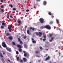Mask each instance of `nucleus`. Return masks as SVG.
<instances>
[{
	"instance_id": "obj_6",
	"label": "nucleus",
	"mask_w": 63,
	"mask_h": 63,
	"mask_svg": "<svg viewBox=\"0 0 63 63\" xmlns=\"http://www.w3.org/2000/svg\"><path fill=\"white\" fill-rule=\"evenodd\" d=\"M55 38V37H52L51 38V40H49V41L50 42H52V41H53V39Z\"/></svg>"
},
{
	"instance_id": "obj_36",
	"label": "nucleus",
	"mask_w": 63,
	"mask_h": 63,
	"mask_svg": "<svg viewBox=\"0 0 63 63\" xmlns=\"http://www.w3.org/2000/svg\"><path fill=\"white\" fill-rule=\"evenodd\" d=\"M21 39L20 38H18V42H20V41Z\"/></svg>"
},
{
	"instance_id": "obj_11",
	"label": "nucleus",
	"mask_w": 63,
	"mask_h": 63,
	"mask_svg": "<svg viewBox=\"0 0 63 63\" xmlns=\"http://www.w3.org/2000/svg\"><path fill=\"white\" fill-rule=\"evenodd\" d=\"M32 42L34 44H35L36 43V42L35 41V40H34V39L33 38H32Z\"/></svg>"
},
{
	"instance_id": "obj_46",
	"label": "nucleus",
	"mask_w": 63,
	"mask_h": 63,
	"mask_svg": "<svg viewBox=\"0 0 63 63\" xmlns=\"http://www.w3.org/2000/svg\"><path fill=\"white\" fill-rule=\"evenodd\" d=\"M15 26H16L17 25V23H15Z\"/></svg>"
},
{
	"instance_id": "obj_43",
	"label": "nucleus",
	"mask_w": 63,
	"mask_h": 63,
	"mask_svg": "<svg viewBox=\"0 0 63 63\" xmlns=\"http://www.w3.org/2000/svg\"><path fill=\"white\" fill-rule=\"evenodd\" d=\"M27 37V36H24L23 38L24 39H26V37Z\"/></svg>"
},
{
	"instance_id": "obj_38",
	"label": "nucleus",
	"mask_w": 63,
	"mask_h": 63,
	"mask_svg": "<svg viewBox=\"0 0 63 63\" xmlns=\"http://www.w3.org/2000/svg\"><path fill=\"white\" fill-rule=\"evenodd\" d=\"M23 62V60H20V62L21 63H22Z\"/></svg>"
},
{
	"instance_id": "obj_31",
	"label": "nucleus",
	"mask_w": 63,
	"mask_h": 63,
	"mask_svg": "<svg viewBox=\"0 0 63 63\" xmlns=\"http://www.w3.org/2000/svg\"><path fill=\"white\" fill-rule=\"evenodd\" d=\"M36 35L37 36H38L39 35V33L38 32H36L35 33Z\"/></svg>"
},
{
	"instance_id": "obj_64",
	"label": "nucleus",
	"mask_w": 63,
	"mask_h": 63,
	"mask_svg": "<svg viewBox=\"0 0 63 63\" xmlns=\"http://www.w3.org/2000/svg\"><path fill=\"white\" fill-rule=\"evenodd\" d=\"M3 55H5V53L3 52Z\"/></svg>"
},
{
	"instance_id": "obj_25",
	"label": "nucleus",
	"mask_w": 63,
	"mask_h": 63,
	"mask_svg": "<svg viewBox=\"0 0 63 63\" xmlns=\"http://www.w3.org/2000/svg\"><path fill=\"white\" fill-rule=\"evenodd\" d=\"M38 34L39 35H42V32H38Z\"/></svg>"
},
{
	"instance_id": "obj_61",
	"label": "nucleus",
	"mask_w": 63,
	"mask_h": 63,
	"mask_svg": "<svg viewBox=\"0 0 63 63\" xmlns=\"http://www.w3.org/2000/svg\"><path fill=\"white\" fill-rule=\"evenodd\" d=\"M40 40H42V38H40Z\"/></svg>"
},
{
	"instance_id": "obj_23",
	"label": "nucleus",
	"mask_w": 63,
	"mask_h": 63,
	"mask_svg": "<svg viewBox=\"0 0 63 63\" xmlns=\"http://www.w3.org/2000/svg\"><path fill=\"white\" fill-rule=\"evenodd\" d=\"M0 11L2 12H4L5 10L3 9H1L0 10Z\"/></svg>"
},
{
	"instance_id": "obj_24",
	"label": "nucleus",
	"mask_w": 63,
	"mask_h": 63,
	"mask_svg": "<svg viewBox=\"0 0 63 63\" xmlns=\"http://www.w3.org/2000/svg\"><path fill=\"white\" fill-rule=\"evenodd\" d=\"M48 14L49 15H50V16H51V12H48Z\"/></svg>"
},
{
	"instance_id": "obj_8",
	"label": "nucleus",
	"mask_w": 63,
	"mask_h": 63,
	"mask_svg": "<svg viewBox=\"0 0 63 63\" xmlns=\"http://www.w3.org/2000/svg\"><path fill=\"white\" fill-rule=\"evenodd\" d=\"M17 22L19 24H20L21 22V21L20 20V19H18L17 20Z\"/></svg>"
},
{
	"instance_id": "obj_28",
	"label": "nucleus",
	"mask_w": 63,
	"mask_h": 63,
	"mask_svg": "<svg viewBox=\"0 0 63 63\" xmlns=\"http://www.w3.org/2000/svg\"><path fill=\"white\" fill-rule=\"evenodd\" d=\"M9 6H10V7H11V8H13V6L12 5V4H9Z\"/></svg>"
},
{
	"instance_id": "obj_27",
	"label": "nucleus",
	"mask_w": 63,
	"mask_h": 63,
	"mask_svg": "<svg viewBox=\"0 0 63 63\" xmlns=\"http://www.w3.org/2000/svg\"><path fill=\"white\" fill-rule=\"evenodd\" d=\"M12 44L13 45H14V46H16V43H15V42H13L12 43Z\"/></svg>"
},
{
	"instance_id": "obj_58",
	"label": "nucleus",
	"mask_w": 63,
	"mask_h": 63,
	"mask_svg": "<svg viewBox=\"0 0 63 63\" xmlns=\"http://www.w3.org/2000/svg\"><path fill=\"white\" fill-rule=\"evenodd\" d=\"M7 60L9 62H10V60H9L8 59Z\"/></svg>"
},
{
	"instance_id": "obj_63",
	"label": "nucleus",
	"mask_w": 63,
	"mask_h": 63,
	"mask_svg": "<svg viewBox=\"0 0 63 63\" xmlns=\"http://www.w3.org/2000/svg\"><path fill=\"white\" fill-rule=\"evenodd\" d=\"M45 47H47V46L46 45L45 46Z\"/></svg>"
},
{
	"instance_id": "obj_4",
	"label": "nucleus",
	"mask_w": 63,
	"mask_h": 63,
	"mask_svg": "<svg viewBox=\"0 0 63 63\" xmlns=\"http://www.w3.org/2000/svg\"><path fill=\"white\" fill-rule=\"evenodd\" d=\"M24 55V56L26 57V58H28L29 56V55L27 53H25Z\"/></svg>"
},
{
	"instance_id": "obj_40",
	"label": "nucleus",
	"mask_w": 63,
	"mask_h": 63,
	"mask_svg": "<svg viewBox=\"0 0 63 63\" xmlns=\"http://www.w3.org/2000/svg\"><path fill=\"white\" fill-rule=\"evenodd\" d=\"M16 59H17V61H18V60L19 59V57H17Z\"/></svg>"
},
{
	"instance_id": "obj_53",
	"label": "nucleus",
	"mask_w": 63,
	"mask_h": 63,
	"mask_svg": "<svg viewBox=\"0 0 63 63\" xmlns=\"http://www.w3.org/2000/svg\"><path fill=\"white\" fill-rule=\"evenodd\" d=\"M51 17H52V18H53L54 17V16H51Z\"/></svg>"
},
{
	"instance_id": "obj_5",
	"label": "nucleus",
	"mask_w": 63,
	"mask_h": 63,
	"mask_svg": "<svg viewBox=\"0 0 63 63\" xmlns=\"http://www.w3.org/2000/svg\"><path fill=\"white\" fill-rule=\"evenodd\" d=\"M2 46L4 47H7V45H6L5 42H2Z\"/></svg>"
},
{
	"instance_id": "obj_60",
	"label": "nucleus",
	"mask_w": 63,
	"mask_h": 63,
	"mask_svg": "<svg viewBox=\"0 0 63 63\" xmlns=\"http://www.w3.org/2000/svg\"><path fill=\"white\" fill-rule=\"evenodd\" d=\"M38 61H39V62H41V60H38Z\"/></svg>"
},
{
	"instance_id": "obj_20",
	"label": "nucleus",
	"mask_w": 63,
	"mask_h": 63,
	"mask_svg": "<svg viewBox=\"0 0 63 63\" xmlns=\"http://www.w3.org/2000/svg\"><path fill=\"white\" fill-rule=\"evenodd\" d=\"M24 46L25 47V48H27V46L26 44H24Z\"/></svg>"
},
{
	"instance_id": "obj_9",
	"label": "nucleus",
	"mask_w": 63,
	"mask_h": 63,
	"mask_svg": "<svg viewBox=\"0 0 63 63\" xmlns=\"http://www.w3.org/2000/svg\"><path fill=\"white\" fill-rule=\"evenodd\" d=\"M49 58H50V56H48L47 58H46V61H47L49 60Z\"/></svg>"
},
{
	"instance_id": "obj_32",
	"label": "nucleus",
	"mask_w": 63,
	"mask_h": 63,
	"mask_svg": "<svg viewBox=\"0 0 63 63\" xmlns=\"http://www.w3.org/2000/svg\"><path fill=\"white\" fill-rule=\"evenodd\" d=\"M27 34H29V30H28L27 31Z\"/></svg>"
},
{
	"instance_id": "obj_14",
	"label": "nucleus",
	"mask_w": 63,
	"mask_h": 63,
	"mask_svg": "<svg viewBox=\"0 0 63 63\" xmlns=\"http://www.w3.org/2000/svg\"><path fill=\"white\" fill-rule=\"evenodd\" d=\"M8 29L9 30V31L10 32H12V28L11 27H8Z\"/></svg>"
},
{
	"instance_id": "obj_10",
	"label": "nucleus",
	"mask_w": 63,
	"mask_h": 63,
	"mask_svg": "<svg viewBox=\"0 0 63 63\" xmlns=\"http://www.w3.org/2000/svg\"><path fill=\"white\" fill-rule=\"evenodd\" d=\"M23 60L24 62H27V60L26 58H23Z\"/></svg>"
},
{
	"instance_id": "obj_42",
	"label": "nucleus",
	"mask_w": 63,
	"mask_h": 63,
	"mask_svg": "<svg viewBox=\"0 0 63 63\" xmlns=\"http://www.w3.org/2000/svg\"><path fill=\"white\" fill-rule=\"evenodd\" d=\"M39 48H40V49H43V48H42V47H39Z\"/></svg>"
},
{
	"instance_id": "obj_3",
	"label": "nucleus",
	"mask_w": 63,
	"mask_h": 63,
	"mask_svg": "<svg viewBox=\"0 0 63 63\" xmlns=\"http://www.w3.org/2000/svg\"><path fill=\"white\" fill-rule=\"evenodd\" d=\"M39 21L41 23H43L44 22V19L43 18H41L39 19Z\"/></svg>"
},
{
	"instance_id": "obj_41",
	"label": "nucleus",
	"mask_w": 63,
	"mask_h": 63,
	"mask_svg": "<svg viewBox=\"0 0 63 63\" xmlns=\"http://www.w3.org/2000/svg\"><path fill=\"white\" fill-rule=\"evenodd\" d=\"M10 17H11L12 18H13V17L12 16V14H11Z\"/></svg>"
},
{
	"instance_id": "obj_19",
	"label": "nucleus",
	"mask_w": 63,
	"mask_h": 63,
	"mask_svg": "<svg viewBox=\"0 0 63 63\" xmlns=\"http://www.w3.org/2000/svg\"><path fill=\"white\" fill-rule=\"evenodd\" d=\"M6 24H6L5 23L3 22L2 23V25H5Z\"/></svg>"
},
{
	"instance_id": "obj_2",
	"label": "nucleus",
	"mask_w": 63,
	"mask_h": 63,
	"mask_svg": "<svg viewBox=\"0 0 63 63\" xmlns=\"http://www.w3.org/2000/svg\"><path fill=\"white\" fill-rule=\"evenodd\" d=\"M44 28H46L48 30H50L51 29V27L50 26L47 25L44 26Z\"/></svg>"
},
{
	"instance_id": "obj_62",
	"label": "nucleus",
	"mask_w": 63,
	"mask_h": 63,
	"mask_svg": "<svg viewBox=\"0 0 63 63\" xmlns=\"http://www.w3.org/2000/svg\"><path fill=\"white\" fill-rule=\"evenodd\" d=\"M39 35V37H41V35Z\"/></svg>"
},
{
	"instance_id": "obj_21",
	"label": "nucleus",
	"mask_w": 63,
	"mask_h": 63,
	"mask_svg": "<svg viewBox=\"0 0 63 63\" xmlns=\"http://www.w3.org/2000/svg\"><path fill=\"white\" fill-rule=\"evenodd\" d=\"M20 44H21V45H22V44H23V42H22V41H20Z\"/></svg>"
},
{
	"instance_id": "obj_13",
	"label": "nucleus",
	"mask_w": 63,
	"mask_h": 63,
	"mask_svg": "<svg viewBox=\"0 0 63 63\" xmlns=\"http://www.w3.org/2000/svg\"><path fill=\"white\" fill-rule=\"evenodd\" d=\"M43 5H46V4H47V2L46 1H44L43 3Z\"/></svg>"
},
{
	"instance_id": "obj_56",
	"label": "nucleus",
	"mask_w": 63,
	"mask_h": 63,
	"mask_svg": "<svg viewBox=\"0 0 63 63\" xmlns=\"http://www.w3.org/2000/svg\"><path fill=\"white\" fill-rule=\"evenodd\" d=\"M23 53H25L26 52V51H23Z\"/></svg>"
},
{
	"instance_id": "obj_44",
	"label": "nucleus",
	"mask_w": 63,
	"mask_h": 63,
	"mask_svg": "<svg viewBox=\"0 0 63 63\" xmlns=\"http://www.w3.org/2000/svg\"><path fill=\"white\" fill-rule=\"evenodd\" d=\"M47 54H46L45 55V56H44V57H47Z\"/></svg>"
},
{
	"instance_id": "obj_45",
	"label": "nucleus",
	"mask_w": 63,
	"mask_h": 63,
	"mask_svg": "<svg viewBox=\"0 0 63 63\" xmlns=\"http://www.w3.org/2000/svg\"><path fill=\"white\" fill-rule=\"evenodd\" d=\"M43 37H44V38H45L46 39V35L44 36Z\"/></svg>"
},
{
	"instance_id": "obj_48",
	"label": "nucleus",
	"mask_w": 63,
	"mask_h": 63,
	"mask_svg": "<svg viewBox=\"0 0 63 63\" xmlns=\"http://www.w3.org/2000/svg\"><path fill=\"white\" fill-rule=\"evenodd\" d=\"M43 41H46V38H44L43 39Z\"/></svg>"
},
{
	"instance_id": "obj_34",
	"label": "nucleus",
	"mask_w": 63,
	"mask_h": 63,
	"mask_svg": "<svg viewBox=\"0 0 63 63\" xmlns=\"http://www.w3.org/2000/svg\"><path fill=\"white\" fill-rule=\"evenodd\" d=\"M1 8H4V6L3 5H1Z\"/></svg>"
},
{
	"instance_id": "obj_29",
	"label": "nucleus",
	"mask_w": 63,
	"mask_h": 63,
	"mask_svg": "<svg viewBox=\"0 0 63 63\" xmlns=\"http://www.w3.org/2000/svg\"><path fill=\"white\" fill-rule=\"evenodd\" d=\"M0 28H1V29H3L4 27V26H0Z\"/></svg>"
},
{
	"instance_id": "obj_35",
	"label": "nucleus",
	"mask_w": 63,
	"mask_h": 63,
	"mask_svg": "<svg viewBox=\"0 0 63 63\" xmlns=\"http://www.w3.org/2000/svg\"><path fill=\"white\" fill-rule=\"evenodd\" d=\"M16 54H19V53L18 52V51H16Z\"/></svg>"
},
{
	"instance_id": "obj_26",
	"label": "nucleus",
	"mask_w": 63,
	"mask_h": 63,
	"mask_svg": "<svg viewBox=\"0 0 63 63\" xmlns=\"http://www.w3.org/2000/svg\"><path fill=\"white\" fill-rule=\"evenodd\" d=\"M53 23V22L51 21V22H50L49 23V24H50L51 25V24H52Z\"/></svg>"
},
{
	"instance_id": "obj_57",
	"label": "nucleus",
	"mask_w": 63,
	"mask_h": 63,
	"mask_svg": "<svg viewBox=\"0 0 63 63\" xmlns=\"http://www.w3.org/2000/svg\"><path fill=\"white\" fill-rule=\"evenodd\" d=\"M7 17H9V15H7Z\"/></svg>"
},
{
	"instance_id": "obj_54",
	"label": "nucleus",
	"mask_w": 63,
	"mask_h": 63,
	"mask_svg": "<svg viewBox=\"0 0 63 63\" xmlns=\"http://www.w3.org/2000/svg\"><path fill=\"white\" fill-rule=\"evenodd\" d=\"M30 63H33V62H30Z\"/></svg>"
},
{
	"instance_id": "obj_51",
	"label": "nucleus",
	"mask_w": 63,
	"mask_h": 63,
	"mask_svg": "<svg viewBox=\"0 0 63 63\" xmlns=\"http://www.w3.org/2000/svg\"><path fill=\"white\" fill-rule=\"evenodd\" d=\"M10 27H10V28H11V27H13V25H11L10 26Z\"/></svg>"
},
{
	"instance_id": "obj_47",
	"label": "nucleus",
	"mask_w": 63,
	"mask_h": 63,
	"mask_svg": "<svg viewBox=\"0 0 63 63\" xmlns=\"http://www.w3.org/2000/svg\"><path fill=\"white\" fill-rule=\"evenodd\" d=\"M36 53H38V52L37 51H36L35 52Z\"/></svg>"
},
{
	"instance_id": "obj_1",
	"label": "nucleus",
	"mask_w": 63,
	"mask_h": 63,
	"mask_svg": "<svg viewBox=\"0 0 63 63\" xmlns=\"http://www.w3.org/2000/svg\"><path fill=\"white\" fill-rule=\"evenodd\" d=\"M16 46L17 47H18L20 48L18 49L19 51V52H22V50L21 48L22 47V46L21 45H16Z\"/></svg>"
},
{
	"instance_id": "obj_50",
	"label": "nucleus",
	"mask_w": 63,
	"mask_h": 63,
	"mask_svg": "<svg viewBox=\"0 0 63 63\" xmlns=\"http://www.w3.org/2000/svg\"><path fill=\"white\" fill-rule=\"evenodd\" d=\"M0 0L1 2H2V3L3 2V0Z\"/></svg>"
},
{
	"instance_id": "obj_49",
	"label": "nucleus",
	"mask_w": 63,
	"mask_h": 63,
	"mask_svg": "<svg viewBox=\"0 0 63 63\" xmlns=\"http://www.w3.org/2000/svg\"><path fill=\"white\" fill-rule=\"evenodd\" d=\"M26 11V12H29V10H27Z\"/></svg>"
},
{
	"instance_id": "obj_16",
	"label": "nucleus",
	"mask_w": 63,
	"mask_h": 63,
	"mask_svg": "<svg viewBox=\"0 0 63 63\" xmlns=\"http://www.w3.org/2000/svg\"><path fill=\"white\" fill-rule=\"evenodd\" d=\"M32 29V31H34V28H32V27H31L30 28V30H31V29Z\"/></svg>"
},
{
	"instance_id": "obj_30",
	"label": "nucleus",
	"mask_w": 63,
	"mask_h": 63,
	"mask_svg": "<svg viewBox=\"0 0 63 63\" xmlns=\"http://www.w3.org/2000/svg\"><path fill=\"white\" fill-rule=\"evenodd\" d=\"M52 34H49V36L50 37H51V36H52Z\"/></svg>"
},
{
	"instance_id": "obj_22",
	"label": "nucleus",
	"mask_w": 63,
	"mask_h": 63,
	"mask_svg": "<svg viewBox=\"0 0 63 63\" xmlns=\"http://www.w3.org/2000/svg\"><path fill=\"white\" fill-rule=\"evenodd\" d=\"M1 60L2 62H3V63H4V62H5V60H4V59L3 58H2Z\"/></svg>"
},
{
	"instance_id": "obj_37",
	"label": "nucleus",
	"mask_w": 63,
	"mask_h": 63,
	"mask_svg": "<svg viewBox=\"0 0 63 63\" xmlns=\"http://www.w3.org/2000/svg\"><path fill=\"white\" fill-rule=\"evenodd\" d=\"M13 11H16V9L14 8H13L12 9Z\"/></svg>"
},
{
	"instance_id": "obj_39",
	"label": "nucleus",
	"mask_w": 63,
	"mask_h": 63,
	"mask_svg": "<svg viewBox=\"0 0 63 63\" xmlns=\"http://www.w3.org/2000/svg\"><path fill=\"white\" fill-rule=\"evenodd\" d=\"M36 57H38L39 58L40 57V56L38 55H36Z\"/></svg>"
},
{
	"instance_id": "obj_7",
	"label": "nucleus",
	"mask_w": 63,
	"mask_h": 63,
	"mask_svg": "<svg viewBox=\"0 0 63 63\" xmlns=\"http://www.w3.org/2000/svg\"><path fill=\"white\" fill-rule=\"evenodd\" d=\"M6 49L8 50V51H9V52H10V51H11V49L8 47H6Z\"/></svg>"
},
{
	"instance_id": "obj_59",
	"label": "nucleus",
	"mask_w": 63,
	"mask_h": 63,
	"mask_svg": "<svg viewBox=\"0 0 63 63\" xmlns=\"http://www.w3.org/2000/svg\"><path fill=\"white\" fill-rule=\"evenodd\" d=\"M58 48H59V49H60V46H59L58 47Z\"/></svg>"
},
{
	"instance_id": "obj_55",
	"label": "nucleus",
	"mask_w": 63,
	"mask_h": 63,
	"mask_svg": "<svg viewBox=\"0 0 63 63\" xmlns=\"http://www.w3.org/2000/svg\"><path fill=\"white\" fill-rule=\"evenodd\" d=\"M36 1L37 2H39V1H40V0H36Z\"/></svg>"
},
{
	"instance_id": "obj_17",
	"label": "nucleus",
	"mask_w": 63,
	"mask_h": 63,
	"mask_svg": "<svg viewBox=\"0 0 63 63\" xmlns=\"http://www.w3.org/2000/svg\"><path fill=\"white\" fill-rule=\"evenodd\" d=\"M8 38L10 39V40H12L13 39V37H12V36H9L8 37Z\"/></svg>"
},
{
	"instance_id": "obj_52",
	"label": "nucleus",
	"mask_w": 63,
	"mask_h": 63,
	"mask_svg": "<svg viewBox=\"0 0 63 63\" xmlns=\"http://www.w3.org/2000/svg\"><path fill=\"white\" fill-rule=\"evenodd\" d=\"M59 56H60V55H61V53L60 52H59Z\"/></svg>"
},
{
	"instance_id": "obj_18",
	"label": "nucleus",
	"mask_w": 63,
	"mask_h": 63,
	"mask_svg": "<svg viewBox=\"0 0 63 63\" xmlns=\"http://www.w3.org/2000/svg\"><path fill=\"white\" fill-rule=\"evenodd\" d=\"M0 56L1 57H3V56L2 55V53H1V52L0 53Z\"/></svg>"
},
{
	"instance_id": "obj_33",
	"label": "nucleus",
	"mask_w": 63,
	"mask_h": 63,
	"mask_svg": "<svg viewBox=\"0 0 63 63\" xmlns=\"http://www.w3.org/2000/svg\"><path fill=\"white\" fill-rule=\"evenodd\" d=\"M44 28V26H42V27H40V28H41V29H43Z\"/></svg>"
},
{
	"instance_id": "obj_15",
	"label": "nucleus",
	"mask_w": 63,
	"mask_h": 63,
	"mask_svg": "<svg viewBox=\"0 0 63 63\" xmlns=\"http://www.w3.org/2000/svg\"><path fill=\"white\" fill-rule=\"evenodd\" d=\"M56 21L57 24H59V20H58V19H56Z\"/></svg>"
},
{
	"instance_id": "obj_12",
	"label": "nucleus",
	"mask_w": 63,
	"mask_h": 63,
	"mask_svg": "<svg viewBox=\"0 0 63 63\" xmlns=\"http://www.w3.org/2000/svg\"><path fill=\"white\" fill-rule=\"evenodd\" d=\"M6 36H10L11 35V34L9 33H7L6 34Z\"/></svg>"
}]
</instances>
